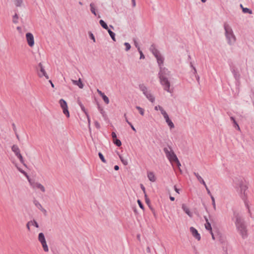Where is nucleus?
<instances>
[{
	"instance_id": "obj_1",
	"label": "nucleus",
	"mask_w": 254,
	"mask_h": 254,
	"mask_svg": "<svg viewBox=\"0 0 254 254\" xmlns=\"http://www.w3.org/2000/svg\"><path fill=\"white\" fill-rule=\"evenodd\" d=\"M151 50L157 59L158 63L160 66V70L159 73L160 82L163 86L165 90L170 92V83L167 78V76L169 75V71H168L167 69L161 66V65L163 63V59L159 52L154 47H152Z\"/></svg>"
},
{
	"instance_id": "obj_2",
	"label": "nucleus",
	"mask_w": 254,
	"mask_h": 254,
	"mask_svg": "<svg viewBox=\"0 0 254 254\" xmlns=\"http://www.w3.org/2000/svg\"><path fill=\"white\" fill-rule=\"evenodd\" d=\"M235 225L241 236L245 238L248 235V230L243 219L238 215L236 216Z\"/></svg>"
},
{
	"instance_id": "obj_3",
	"label": "nucleus",
	"mask_w": 254,
	"mask_h": 254,
	"mask_svg": "<svg viewBox=\"0 0 254 254\" xmlns=\"http://www.w3.org/2000/svg\"><path fill=\"white\" fill-rule=\"evenodd\" d=\"M224 29L225 30V35L229 42L230 43H234L236 39L231 28L228 24H225Z\"/></svg>"
},
{
	"instance_id": "obj_4",
	"label": "nucleus",
	"mask_w": 254,
	"mask_h": 254,
	"mask_svg": "<svg viewBox=\"0 0 254 254\" xmlns=\"http://www.w3.org/2000/svg\"><path fill=\"white\" fill-rule=\"evenodd\" d=\"M164 151L166 155V157L169 159L172 165L178 158L174 152L170 149L165 148L164 149Z\"/></svg>"
},
{
	"instance_id": "obj_5",
	"label": "nucleus",
	"mask_w": 254,
	"mask_h": 254,
	"mask_svg": "<svg viewBox=\"0 0 254 254\" xmlns=\"http://www.w3.org/2000/svg\"><path fill=\"white\" fill-rule=\"evenodd\" d=\"M59 104L63 110V113L67 117L69 118L70 116L68 110L67 104L65 100L64 99H61L59 101Z\"/></svg>"
},
{
	"instance_id": "obj_6",
	"label": "nucleus",
	"mask_w": 254,
	"mask_h": 254,
	"mask_svg": "<svg viewBox=\"0 0 254 254\" xmlns=\"http://www.w3.org/2000/svg\"><path fill=\"white\" fill-rule=\"evenodd\" d=\"M12 150L15 153L17 158L19 159L20 162L25 165L23 157L20 154V151L18 146L16 145H13L12 147Z\"/></svg>"
},
{
	"instance_id": "obj_7",
	"label": "nucleus",
	"mask_w": 254,
	"mask_h": 254,
	"mask_svg": "<svg viewBox=\"0 0 254 254\" xmlns=\"http://www.w3.org/2000/svg\"><path fill=\"white\" fill-rule=\"evenodd\" d=\"M29 182L33 189H39L43 192L45 191V187L40 183L38 182H32L30 179H28Z\"/></svg>"
},
{
	"instance_id": "obj_8",
	"label": "nucleus",
	"mask_w": 254,
	"mask_h": 254,
	"mask_svg": "<svg viewBox=\"0 0 254 254\" xmlns=\"http://www.w3.org/2000/svg\"><path fill=\"white\" fill-rule=\"evenodd\" d=\"M38 240L41 242L44 251L46 252H48V247L47 245L45 236L42 233H39L38 236Z\"/></svg>"
},
{
	"instance_id": "obj_9",
	"label": "nucleus",
	"mask_w": 254,
	"mask_h": 254,
	"mask_svg": "<svg viewBox=\"0 0 254 254\" xmlns=\"http://www.w3.org/2000/svg\"><path fill=\"white\" fill-rule=\"evenodd\" d=\"M26 40L28 46L30 47H33L34 46V38L33 34L31 33L26 34Z\"/></svg>"
},
{
	"instance_id": "obj_10",
	"label": "nucleus",
	"mask_w": 254,
	"mask_h": 254,
	"mask_svg": "<svg viewBox=\"0 0 254 254\" xmlns=\"http://www.w3.org/2000/svg\"><path fill=\"white\" fill-rule=\"evenodd\" d=\"M39 67L40 68V70L38 73V75L40 77L43 76H45L47 79L49 78V76L47 74L46 71L45 70L44 67L41 63L39 64Z\"/></svg>"
},
{
	"instance_id": "obj_11",
	"label": "nucleus",
	"mask_w": 254,
	"mask_h": 254,
	"mask_svg": "<svg viewBox=\"0 0 254 254\" xmlns=\"http://www.w3.org/2000/svg\"><path fill=\"white\" fill-rule=\"evenodd\" d=\"M190 232L192 235L198 241H199L201 239L200 234L198 233L197 230L193 227H191L190 228Z\"/></svg>"
},
{
	"instance_id": "obj_12",
	"label": "nucleus",
	"mask_w": 254,
	"mask_h": 254,
	"mask_svg": "<svg viewBox=\"0 0 254 254\" xmlns=\"http://www.w3.org/2000/svg\"><path fill=\"white\" fill-rule=\"evenodd\" d=\"M97 92L100 95V96L102 97L104 102L106 104H108L109 103V99L108 97L106 95H105L104 93H103L101 91L99 90V89H97Z\"/></svg>"
},
{
	"instance_id": "obj_13",
	"label": "nucleus",
	"mask_w": 254,
	"mask_h": 254,
	"mask_svg": "<svg viewBox=\"0 0 254 254\" xmlns=\"http://www.w3.org/2000/svg\"><path fill=\"white\" fill-rule=\"evenodd\" d=\"M182 208L186 214H187L190 217H192V213L190 212L189 208L186 204H182Z\"/></svg>"
},
{
	"instance_id": "obj_14",
	"label": "nucleus",
	"mask_w": 254,
	"mask_h": 254,
	"mask_svg": "<svg viewBox=\"0 0 254 254\" xmlns=\"http://www.w3.org/2000/svg\"><path fill=\"white\" fill-rule=\"evenodd\" d=\"M147 177L148 179L152 182H154L156 181V177L154 173L152 172H147Z\"/></svg>"
},
{
	"instance_id": "obj_15",
	"label": "nucleus",
	"mask_w": 254,
	"mask_h": 254,
	"mask_svg": "<svg viewBox=\"0 0 254 254\" xmlns=\"http://www.w3.org/2000/svg\"><path fill=\"white\" fill-rule=\"evenodd\" d=\"M72 82L73 84L78 86L81 89L83 88L84 85L80 78L78 80H72Z\"/></svg>"
},
{
	"instance_id": "obj_16",
	"label": "nucleus",
	"mask_w": 254,
	"mask_h": 254,
	"mask_svg": "<svg viewBox=\"0 0 254 254\" xmlns=\"http://www.w3.org/2000/svg\"><path fill=\"white\" fill-rule=\"evenodd\" d=\"M205 220L206 221V223L204 225L205 229L206 230H207L208 231H209L210 232H211V231H212V227H211L210 223L208 221V219H207V218L205 217Z\"/></svg>"
},
{
	"instance_id": "obj_17",
	"label": "nucleus",
	"mask_w": 254,
	"mask_h": 254,
	"mask_svg": "<svg viewBox=\"0 0 254 254\" xmlns=\"http://www.w3.org/2000/svg\"><path fill=\"white\" fill-rule=\"evenodd\" d=\"M194 174L195 176V177H196V178L197 179L198 181L200 183L203 184L204 186H206V184H205V182L204 181L203 179L201 178V177L197 173H194Z\"/></svg>"
},
{
	"instance_id": "obj_18",
	"label": "nucleus",
	"mask_w": 254,
	"mask_h": 254,
	"mask_svg": "<svg viewBox=\"0 0 254 254\" xmlns=\"http://www.w3.org/2000/svg\"><path fill=\"white\" fill-rule=\"evenodd\" d=\"M145 96H146L147 98L151 102H153L155 101V98L154 97L153 95L149 92H146Z\"/></svg>"
},
{
	"instance_id": "obj_19",
	"label": "nucleus",
	"mask_w": 254,
	"mask_h": 254,
	"mask_svg": "<svg viewBox=\"0 0 254 254\" xmlns=\"http://www.w3.org/2000/svg\"><path fill=\"white\" fill-rule=\"evenodd\" d=\"M90 8L91 12L95 16L97 15L95 4L93 3L90 4Z\"/></svg>"
},
{
	"instance_id": "obj_20",
	"label": "nucleus",
	"mask_w": 254,
	"mask_h": 254,
	"mask_svg": "<svg viewBox=\"0 0 254 254\" xmlns=\"http://www.w3.org/2000/svg\"><path fill=\"white\" fill-rule=\"evenodd\" d=\"M13 2L16 6H21L23 3L22 0H13Z\"/></svg>"
},
{
	"instance_id": "obj_21",
	"label": "nucleus",
	"mask_w": 254,
	"mask_h": 254,
	"mask_svg": "<svg viewBox=\"0 0 254 254\" xmlns=\"http://www.w3.org/2000/svg\"><path fill=\"white\" fill-rule=\"evenodd\" d=\"M136 109L138 111L139 114L143 116L144 115L145 110L143 108L139 107V106H136Z\"/></svg>"
},
{
	"instance_id": "obj_22",
	"label": "nucleus",
	"mask_w": 254,
	"mask_h": 254,
	"mask_svg": "<svg viewBox=\"0 0 254 254\" xmlns=\"http://www.w3.org/2000/svg\"><path fill=\"white\" fill-rule=\"evenodd\" d=\"M99 23L103 28L108 30V27L107 24L103 20H100Z\"/></svg>"
},
{
	"instance_id": "obj_23",
	"label": "nucleus",
	"mask_w": 254,
	"mask_h": 254,
	"mask_svg": "<svg viewBox=\"0 0 254 254\" xmlns=\"http://www.w3.org/2000/svg\"><path fill=\"white\" fill-rule=\"evenodd\" d=\"M165 121L171 129L173 128L174 127V125L170 119H168V120H166Z\"/></svg>"
},
{
	"instance_id": "obj_24",
	"label": "nucleus",
	"mask_w": 254,
	"mask_h": 254,
	"mask_svg": "<svg viewBox=\"0 0 254 254\" xmlns=\"http://www.w3.org/2000/svg\"><path fill=\"white\" fill-rule=\"evenodd\" d=\"M154 109L156 110V111H158V110H159L161 112V113L162 114L163 113V112H164L165 110L162 107H161V106L160 105H157V106H156L155 107H154Z\"/></svg>"
},
{
	"instance_id": "obj_25",
	"label": "nucleus",
	"mask_w": 254,
	"mask_h": 254,
	"mask_svg": "<svg viewBox=\"0 0 254 254\" xmlns=\"http://www.w3.org/2000/svg\"><path fill=\"white\" fill-rule=\"evenodd\" d=\"M108 32L109 35H110L111 37L112 38V39L114 41H116V39H115V34L113 32H112L111 30H110V29L108 30Z\"/></svg>"
},
{
	"instance_id": "obj_26",
	"label": "nucleus",
	"mask_w": 254,
	"mask_h": 254,
	"mask_svg": "<svg viewBox=\"0 0 254 254\" xmlns=\"http://www.w3.org/2000/svg\"><path fill=\"white\" fill-rule=\"evenodd\" d=\"M119 157H120L121 161H122V162L123 163L124 165H127L128 162L127 160L125 159L124 158V157L123 156H122L121 155H120Z\"/></svg>"
},
{
	"instance_id": "obj_27",
	"label": "nucleus",
	"mask_w": 254,
	"mask_h": 254,
	"mask_svg": "<svg viewBox=\"0 0 254 254\" xmlns=\"http://www.w3.org/2000/svg\"><path fill=\"white\" fill-rule=\"evenodd\" d=\"M161 114L163 116L165 121L168 120V119H170L168 114L167 113V112L165 111L164 112H163V113Z\"/></svg>"
},
{
	"instance_id": "obj_28",
	"label": "nucleus",
	"mask_w": 254,
	"mask_h": 254,
	"mask_svg": "<svg viewBox=\"0 0 254 254\" xmlns=\"http://www.w3.org/2000/svg\"><path fill=\"white\" fill-rule=\"evenodd\" d=\"M114 143L116 144L118 146H120L122 145L121 141L118 139H115L114 140Z\"/></svg>"
},
{
	"instance_id": "obj_29",
	"label": "nucleus",
	"mask_w": 254,
	"mask_h": 254,
	"mask_svg": "<svg viewBox=\"0 0 254 254\" xmlns=\"http://www.w3.org/2000/svg\"><path fill=\"white\" fill-rule=\"evenodd\" d=\"M174 164H175L177 166L178 169L180 170V171H181V169H180L181 164L179 160H178V159H177L175 161Z\"/></svg>"
},
{
	"instance_id": "obj_30",
	"label": "nucleus",
	"mask_w": 254,
	"mask_h": 254,
	"mask_svg": "<svg viewBox=\"0 0 254 254\" xmlns=\"http://www.w3.org/2000/svg\"><path fill=\"white\" fill-rule=\"evenodd\" d=\"M98 155H99V158L102 160V161L103 162H104V163H106V161L105 159L104 158V156L103 155V154L99 152Z\"/></svg>"
},
{
	"instance_id": "obj_31",
	"label": "nucleus",
	"mask_w": 254,
	"mask_h": 254,
	"mask_svg": "<svg viewBox=\"0 0 254 254\" xmlns=\"http://www.w3.org/2000/svg\"><path fill=\"white\" fill-rule=\"evenodd\" d=\"M18 17L17 15L15 14L13 17L12 21L14 23H17L18 22Z\"/></svg>"
},
{
	"instance_id": "obj_32",
	"label": "nucleus",
	"mask_w": 254,
	"mask_h": 254,
	"mask_svg": "<svg viewBox=\"0 0 254 254\" xmlns=\"http://www.w3.org/2000/svg\"><path fill=\"white\" fill-rule=\"evenodd\" d=\"M79 104L81 107V109L82 110V111L86 114L87 115V113L86 112V110L85 108V107H84V106L80 103V102H79Z\"/></svg>"
},
{
	"instance_id": "obj_33",
	"label": "nucleus",
	"mask_w": 254,
	"mask_h": 254,
	"mask_svg": "<svg viewBox=\"0 0 254 254\" xmlns=\"http://www.w3.org/2000/svg\"><path fill=\"white\" fill-rule=\"evenodd\" d=\"M138 52H139V53L140 54V59H144V58H145L144 56L143 55L142 52L140 50V49L139 47L138 48Z\"/></svg>"
},
{
	"instance_id": "obj_34",
	"label": "nucleus",
	"mask_w": 254,
	"mask_h": 254,
	"mask_svg": "<svg viewBox=\"0 0 254 254\" xmlns=\"http://www.w3.org/2000/svg\"><path fill=\"white\" fill-rule=\"evenodd\" d=\"M141 90L143 91V93L145 95L146 92H148L147 89L146 87L142 86L141 87Z\"/></svg>"
},
{
	"instance_id": "obj_35",
	"label": "nucleus",
	"mask_w": 254,
	"mask_h": 254,
	"mask_svg": "<svg viewBox=\"0 0 254 254\" xmlns=\"http://www.w3.org/2000/svg\"><path fill=\"white\" fill-rule=\"evenodd\" d=\"M243 11L245 13H252V11L250 10L249 8H243Z\"/></svg>"
},
{
	"instance_id": "obj_36",
	"label": "nucleus",
	"mask_w": 254,
	"mask_h": 254,
	"mask_svg": "<svg viewBox=\"0 0 254 254\" xmlns=\"http://www.w3.org/2000/svg\"><path fill=\"white\" fill-rule=\"evenodd\" d=\"M125 46H126V50L127 51H128L130 49V45L129 43H125Z\"/></svg>"
},
{
	"instance_id": "obj_37",
	"label": "nucleus",
	"mask_w": 254,
	"mask_h": 254,
	"mask_svg": "<svg viewBox=\"0 0 254 254\" xmlns=\"http://www.w3.org/2000/svg\"><path fill=\"white\" fill-rule=\"evenodd\" d=\"M15 166L16 167V168L18 169V170L21 172L22 173V174H24L25 175H26L27 174L26 173L23 171V170H22L21 169H20V168H19L16 164H15Z\"/></svg>"
},
{
	"instance_id": "obj_38",
	"label": "nucleus",
	"mask_w": 254,
	"mask_h": 254,
	"mask_svg": "<svg viewBox=\"0 0 254 254\" xmlns=\"http://www.w3.org/2000/svg\"><path fill=\"white\" fill-rule=\"evenodd\" d=\"M137 203L139 206V207L142 209H144V207H143V205L142 204V203H141V201L140 200H137Z\"/></svg>"
},
{
	"instance_id": "obj_39",
	"label": "nucleus",
	"mask_w": 254,
	"mask_h": 254,
	"mask_svg": "<svg viewBox=\"0 0 254 254\" xmlns=\"http://www.w3.org/2000/svg\"><path fill=\"white\" fill-rule=\"evenodd\" d=\"M211 198L212 199V204L214 208H215V199L214 197L212 195H211Z\"/></svg>"
},
{
	"instance_id": "obj_40",
	"label": "nucleus",
	"mask_w": 254,
	"mask_h": 254,
	"mask_svg": "<svg viewBox=\"0 0 254 254\" xmlns=\"http://www.w3.org/2000/svg\"><path fill=\"white\" fill-rule=\"evenodd\" d=\"M112 136L114 140L117 138V135L115 132L112 133Z\"/></svg>"
},
{
	"instance_id": "obj_41",
	"label": "nucleus",
	"mask_w": 254,
	"mask_h": 254,
	"mask_svg": "<svg viewBox=\"0 0 254 254\" xmlns=\"http://www.w3.org/2000/svg\"><path fill=\"white\" fill-rule=\"evenodd\" d=\"M128 125L130 126L131 128L133 131H136L135 128H134V127L133 126L131 123H128Z\"/></svg>"
},
{
	"instance_id": "obj_42",
	"label": "nucleus",
	"mask_w": 254,
	"mask_h": 254,
	"mask_svg": "<svg viewBox=\"0 0 254 254\" xmlns=\"http://www.w3.org/2000/svg\"><path fill=\"white\" fill-rule=\"evenodd\" d=\"M31 223L32 225H34L37 228L38 227V225L36 222H35V221L31 222Z\"/></svg>"
},
{
	"instance_id": "obj_43",
	"label": "nucleus",
	"mask_w": 254,
	"mask_h": 254,
	"mask_svg": "<svg viewBox=\"0 0 254 254\" xmlns=\"http://www.w3.org/2000/svg\"><path fill=\"white\" fill-rule=\"evenodd\" d=\"M206 188V190H207V193L211 196L212 195L211 193H210V191L208 189L207 186L206 185V186H204Z\"/></svg>"
},
{
	"instance_id": "obj_44",
	"label": "nucleus",
	"mask_w": 254,
	"mask_h": 254,
	"mask_svg": "<svg viewBox=\"0 0 254 254\" xmlns=\"http://www.w3.org/2000/svg\"><path fill=\"white\" fill-rule=\"evenodd\" d=\"M131 1H132V6L133 7H134L136 6L135 0H133Z\"/></svg>"
},
{
	"instance_id": "obj_45",
	"label": "nucleus",
	"mask_w": 254,
	"mask_h": 254,
	"mask_svg": "<svg viewBox=\"0 0 254 254\" xmlns=\"http://www.w3.org/2000/svg\"><path fill=\"white\" fill-rule=\"evenodd\" d=\"M141 189L143 191V192H144V194H146V193H145V188H144V187L142 185H141Z\"/></svg>"
},
{
	"instance_id": "obj_46",
	"label": "nucleus",
	"mask_w": 254,
	"mask_h": 254,
	"mask_svg": "<svg viewBox=\"0 0 254 254\" xmlns=\"http://www.w3.org/2000/svg\"><path fill=\"white\" fill-rule=\"evenodd\" d=\"M17 30L20 32L22 33V29L20 27L18 26L17 27Z\"/></svg>"
},
{
	"instance_id": "obj_47",
	"label": "nucleus",
	"mask_w": 254,
	"mask_h": 254,
	"mask_svg": "<svg viewBox=\"0 0 254 254\" xmlns=\"http://www.w3.org/2000/svg\"><path fill=\"white\" fill-rule=\"evenodd\" d=\"M235 125V127L238 130H240V127L239 126V125L237 124V123H236V124H234Z\"/></svg>"
},
{
	"instance_id": "obj_48",
	"label": "nucleus",
	"mask_w": 254,
	"mask_h": 254,
	"mask_svg": "<svg viewBox=\"0 0 254 254\" xmlns=\"http://www.w3.org/2000/svg\"><path fill=\"white\" fill-rule=\"evenodd\" d=\"M231 120L233 121L234 124H236V122L233 117H231Z\"/></svg>"
},
{
	"instance_id": "obj_49",
	"label": "nucleus",
	"mask_w": 254,
	"mask_h": 254,
	"mask_svg": "<svg viewBox=\"0 0 254 254\" xmlns=\"http://www.w3.org/2000/svg\"><path fill=\"white\" fill-rule=\"evenodd\" d=\"M36 205L37 206V207H38V208H42V207L41 205L39 203H38V202H37V203H36Z\"/></svg>"
},
{
	"instance_id": "obj_50",
	"label": "nucleus",
	"mask_w": 254,
	"mask_h": 254,
	"mask_svg": "<svg viewBox=\"0 0 254 254\" xmlns=\"http://www.w3.org/2000/svg\"><path fill=\"white\" fill-rule=\"evenodd\" d=\"M91 37L92 39L93 40V41L95 42V38H94L93 34H91Z\"/></svg>"
},
{
	"instance_id": "obj_51",
	"label": "nucleus",
	"mask_w": 254,
	"mask_h": 254,
	"mask_svg": "<svg viewBox=\"0 0 254 254\" xmlns=\"http://www.w3.org/2000/svg\"><path fill=\"white\" fill-rule=\"evenodd\" d=\"M114 169L116 171L118 170L119 169V166L118 165L115 166Z\"/></svg>"
},
{
	"instance_id": "obj_52",
	"label": "nucleus",
	"mask_w": 254,
	"mask_h": 254,
	"mask_svg": "<svg viewBox=\"0 0 254 254\" xmlns=\"http://www.w3.org/2000/svg\"><path fill=\"white\" fill-rule=\"evenodd\" d=\"M210 233L211 234V236H212V238L213 240H214L215 239V237L214 236V234L213 233V232L212 231H211V232H210Z\"/></svg>"
},
{
	"instance_id": "obj_53",
	"label": "nucleus",
	"mask_w": 254,
	"mask_h": 254,
	"mask_svg": "<svg viewBox=\"0 0 254 254\" xmlns=\"http://www.w3.org/2000/svg\"><path fill=\"white\" fill-rule=\"evenodd\" d=\"M124 116H125V117L126 121V122L127 123V124H128V123H130V122L128 121V120H127V117H126V114L124 115Z\"/></svg>"
},
{
	"instance_id": "obj_54",
	"label": "nucleus",
	"mask_w": 254,
	"mask_h": 254,
	"mask_svg": "<svg viewBox=\"0 0 254 254\" xmlns=\"http://www.w3.org/2000/svg\"><path fill=\"white\" fill-rule=\"evenodd\" d=\"M124 116H125V117L126 121V122L127 123V124H128V123H130V122L128 121V120H127V117H126V114L124 115Z\"/></svg>"
},
{
	"instance_id": "obj_55",
	"label": "nucleus",
	"mask_w": 254,
	"mask_h": 254,
	"mask_svg": "<svg viewBox=\"0 0 254 254\" xmlns=\"http://www.w3.org/2000/svg\"><path fill=\"white\" fill-rule=\"evenodd\" d=\"M134 45L136 48H138V47H139L138 45V43L136 41H134Z\"/></svg>"
},
{
	"instance_id": "obj_56",
	"label": "nucleus",
	"mask_w": 254,
	"mask_h": 254,
	"mask_svg": "<svg viewBox=\"0 0 254 254\" xmlns=\"http://www.w3.org/2000/svg\"><path fill=\"white\" fill-rule=\"evenodd\" d=\"M170 199L171 201H174L175 200V198L171 196H170Z\"/></svg>"
},
{
	"instance_id": "obj_57",
	"label": "nucleus",
	"mask_w": 254,
	"mask_h": 254,
	"mask_svg": "<svg viewBox=\"0 0 254 254\" xmlns=\"http://www.w3.org/2000/svg\"><path fill=\"white\" fill-rule=\"evenodd\" d=\"M31 224V222H28L27 224V228L29 230L30 229V228H29V225L30 224Z\"/></svg>"
},
{
	"instance_id": "obj_58",
	"label": "nucleus",
	"mask_w": 254,
	"mask_h": 254,
	"mask_svg": "<svg viewBox=\"0 0 254 254\" xmlns=\"http://www.w3.org/2000/svg\"><path fill=\"white\" fill-rule=\"evenodd\" d=\"M49 82H50L51 84V86L52 87H54V84L52 83V82L51 81V80H50Z\"/></svg>"
},
{
	"instance_id": "obj_59",
	"label": "nucleus",
	"mask_w": 254,
	"mask_h": 254,
	"mask_svg": "<svg viewBox=\"0 0 254 254\" xmlns=\"http://www.w3.org/2000/svg\"><path fill=\"white\" fill-rule=\"evenodd\" d=\"M175 190L177 193H179V190L176 187H175Z\"/></svg>"
},
{
	"instance_id": "obj_60",
	"label": "nucleus",
	"mask_w": 254,
	"mask_h": 254,
	"mask_svg": "<svg viewBox=\"0 0 254 254\" xmlns=\"http://www.w3.org/2000/svg\"><path fill=\"white\" fill-rule=\"evenodd\" d=\"M87 116V119H88V122L89 123L90 120V118L89 117V116L88 115V114H87V115H86Z\"/></svg>"
},
{
	"instance_id": "obj_61",
	"label": "nucleus",
	"mask_w": 254,
	"mask_h": 254,
	"mask_svg": "<svg viewBox=\"0 0 254 254\" xmlns=\"http://www.w3.org/2000/svg\"><path fill=\"white\" fill-rule=\"evenodd\" d=\"M145 197L146 201L147 202L148 201V199L147 198V195H146V194H145Z\"/></svg>"
},
{
	"instance_id": "obj_62",
	"label": "nucleus",
	"mask_w": 254,
	"mask_h": 254,
	"mask_svg": "<svg viewBox=\"0 0 254 254\" xmlns=\"http://www.w3.org/2000/svg\"><path fill=\"white\" fill-rule=\"evenodd\" d=\"M201 1H202L203 2H205L206 0H201Z\"/></svg>"
},
{
	"instance_id": "obj_63",
	"label": "nucleus",
	"mask_w": 254,
	"mask_h": 254,
	"mask_svg": "<svg viewBox=\"0 0 254 254\" xmlns=\"http://www.w3.org/2000/svg\"><path fill=\"white\" fill-rule=\"evenodd\" d=\"M79 4H80V5H82V3L81 2H79Z\"/></svg>"
}]
</instances>
